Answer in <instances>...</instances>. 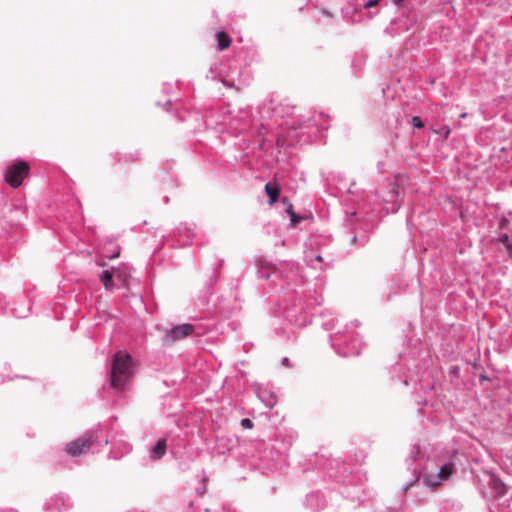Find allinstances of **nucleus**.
<instances>
[{"instance_id": "obj_1", "label": "nucleus", "mask_w": 512, "mask_h": 512, "mask_svg": "<svg viewBox=\"0 0 512 512\" xmlns=\"http://www.w3.org/2000/svg\"><path fill=\"white\" fill-rule=\"evenodd\" d=\"M132 375V357L125 351H118L112 362L110 375L112 387L123 388Z\"/></svg>"}, {"instance_id": "obj_2", "label": "nucleus", "mask_w": 512, "mask_h": 512, "mask_svg": "<svg viewBox=\"0 0 512 512\" xmlns=\"http://www.w3.org/2000/svg\"><path fill=\"white\" fill-rule=\"evenodd\" d=\"M29 171V164L20 160L7 167L4 174V179L6 183L12 188H18L21 186L24 179L28 176Z\"/></svg>"}, {"instance_id": "obj_3", "label": "nucleus", "mask_w": 512, "mask_h": 512, "mask_svg": "<svg viewBox=\"0 0 512 512\" xmlns=\"http://www.w3.org/2000/svg\"><path fill=\"white\" fill-rule=\"evenodd\" d=\"M94 443V435L92 432H87L77 439L68 442L65 446V452L70 457H78L87 454Z\"/></svg>"}, {"instance_id": "obj_4", "label": "nucleus", "mask_w": 512, "mask_h": 512, "mask_svg": "<svg viewBox=\"0 0 512 512\" xmlns=\"http://www.w3.org/2000/svg\"><path fill=\"white\" fill-rule=\"evenodd\" d=\"M194 332V326L191 324H182L175 326L172 328L169 333L167 334V337L169 341L173 342L179 339H182L184 337H187L191 335Z\"/></svg>"}, {"instance_id": "obj_5", "label": "nucleus", "mask_w": 512, "mask_h": 512, "mask_svg": "<svg viewBox=\"0 0 512 512\" xmlns=\"http://www.w3.org/2000/svg\"><path fill=\"white\" fill-rule=\"evenodd\" d=\"M114 275H116L119 278H122V274L120 273L119 269H117V270L113 269L112 272H110L108 270L102 272L100 278H101V281L103 282L106 290H110L113 288V286H114L113 276Z\"/></svg>"}, {"instance_id": "obj_6", "label": "nucleus", "mask_w": 512, "mask_h": 512, "mask_svg": "<svg viewBox=\"0 0 512 512\" xmlns=\"http://www.w3.org/2000/svg\"><path fill=\"white\" fill-rule=\"evenodd\" d=\"M265 192L269 196V203L272 205L277 202L280 195V188L277 182H269L265 185Z\"/></svg>"}, {"instance_id": "obj_7", "label": "nucleus", "mask_w": 512, "mask_h": 512, "mask_svg": "<svg viewBox=\"0 0 512 512\" xmlns=\"http://www.w3.org/2000/svg\"><path fill=\"white\" fill-rule=\"evenodd\" d=\"M216 39H217V47L220 51L222 50H225L227 48L230 47L231 45V38L229 37V35L224 32V31H220L216 34Z\"/></svg>"}, {"instance_id": "obj_8", "label": "nucleus", "mask_w": 512, "mask_h": 512, "mask_svg": "<svg viewBox=\"0 0 512 512\" xmlns=\"http://www.w3.org/2000/svg\"><path fill=\"white\" fill-rule=\"evenodd\" d=\"M166 447H167L166 440L165 439L159 440L152 449V457L154 459L162 458L166 452Z\"/></svg>"}, {"instance_id": "obj_9", "label": "nucleus", "mask_w": 512, "mask_h": 512, "mask_svg": "<svg viewBox=\"0 0 512 512\" xmlns=\"http://www.w3.org/2000/svg\"><path fill=\"white\" fill-rule=\"evenodd\" d=\"M454 465L453 463H447L444 466L441 467L437 478L441 481L447 480L453 473Z\"/></svg>"}, {"instance_id": "obj_10", "label": "nucleus", "mask_w": 512, "mask_h": 512, "mask_svg": "<svg viewBox=\"0 0 512 512\" xmlns=\"http://www.w3.org/2000/svg\"><path fill=\"white\" fill-rule=\"evenodd\" d=\"M286 212L290 216V220H291V223L293 225H296V224L300 223L303 220L302 217L298 216L294 212L293 205L291 203H288V206L286 208Z\"/></svg>"}, {"instance_id": "obj_11", "label": "nucleus", "mask_w": 512, "mask_h": 512, "mask_svg": "<svg viewBox=\"0 0 512 512\" xmlns=\"http://www.w3.org/2000/svg\"><path fill=\"white\" fill-rule=\"evenodd\" d=\"M491 485H492L493 489H495L497 491L498 494L502 495L505 493V485L499 479L492 478Z\"/></svg>"}, {"instance_id": "obj_12", "label": "nucleus", "mask_w": 512, "mask_h": 512, "mask_svg": "<svg viewBox=\"0 0 512 512\" xmlns=\"http://www.w3.org/2000/svg\"><path fill=\"white\" fill-rule=\"evenodd\" d=\"M424 482L427 486H430L432 488L437 487L440 482L435 479V476H429L424 479Z\"/></svg>"}, {"instance_id": "obj_13", "label": "nucleus", "mask_w": 512, "mask_h": 512, "mask_svg": "<svg viewBox=\"0 0 512 512\" xmlns=\"http://www.w3.org/2000/svg\"><path fill=\"white\" fill-rule=\"evenodd\" d=\"M241 426L245 429H252L254 425L250 419L244 418L241 420Z\"/></svg>"}, {"instance_id": "obj_14", "label": "nucleus", "mask_w": 512, "mask_h": 512, "mask_svg": "<svg viewBox=\"0 0 512 512\" xmlns=\"http://www.w3.org/2000/svg\"><path fill=\"white\" fill-rule=\"evenodd\" d=\"M412 124L416 128H423L424 127V123L422 122V120L418 116H414L412 118Z\"/></svg>"}, {"instance_id": "obj_15", "label": "nucleus", "mask_w": 512, "mask_h": 512, "mask_svg": "<svg viewBox=\"0 0 512 512\" xmlns=\"http://www.w3.org/2000/svg\"><path fill=\"white\" fill-rule=\"evenodd\" d=\"M379 2V0H369L366 4V7H373L375 6L377 3Z\"/></svg>"}, {"instance_id": "obj_16", "label": "nucleus", "mask_w": 512, "mask_h": 512, "mask_svg": "<svg viewBox=\"0 0 512 512\" xmlns=\"http://www.w3.org/2000/svg\"><path fill=\"white\" fill-rule=\"evenodd\" d=\"M450 134V129L449 128H445L444 130V137L447 138Z\"/></svg>"}, {"instance_id": "obj_17", "label": "nucleus", "mask_w": 512, "mask_h": 512, "mask_svg": "<svg viewBox=\"0 0 512 512\" xmlns=\"http://www.w3.org/2000/svg\"><path fill=\"white\" fill-rule=\"evenodd\" d=\"M282 203L285 204L286 206H288V203H290V202L286 197H284V198H282Z\"/></svg>"}, {"instance_id": "obj_18", "label": "nucleus", "mask_w": 512, "mask_h": 512, "mask_svg": "<svg viewBox=\"0 0 512 512\" xmlns=\"http://www.w3.org/2000/svg\"><path fill=\"white\" fill-rule=\"evenodd\" d=\"M395 5H400L403 0H392Z\"/></svg>"}, {"instance_id": "obj_19", "label": "nucleus", "mask_w": 512, "mask_h": 512, "mask_svg": "<svg viewBox=\"0 0 512 512\" xmlns=\"http://www.w3.org/2000/svg\"><path fill=\"white\" fill-rule=\"evenodd\" d=\"M263 129H264V127L261 126V129L259 130V135H263Z\"/></svg>"}, {"instance_id": "obj_20", "label": "nucleus", "mask_w": 512, "mask_h": 512, "mask_svg": "<svg viewBox=\"0 0 512 512\" xmlns=\"http://www.w3.org/2000/svg\"><path fill=\"white\" fill-rule=\"evenodd\" d=\"M507 248L509 249L510 252H512V244L507 245Z\"/></svg>"}, {"instance_id": "obj_21", "label": "nucleus", "mask_w": 512, "mask_h": 512, "mask_svg": "<svg viewBox=\"0 0 512 512\" xmlns=\"http://www.w3.org/2000/svg\"><path fill=\"white\" fill-rule=\"evenodd\" d=\"M508 240V236L506 235L504 238H503V242H506Z\"/></svg>"}, {"instance_id": "obj_22", "label": "nucleus", "mask_w": 512, "mask_h": 512, "mask_svg": "<svg viewBox=\"0 0 512 512\" xmlns=\"http://www.w3.org/2000/svg\"><path fill=\"white\" fill-rule=\"evenodd\" d=\"M318 261H322V257L321 256H317L316 258Z\"/></svg>"}]
</instances>
